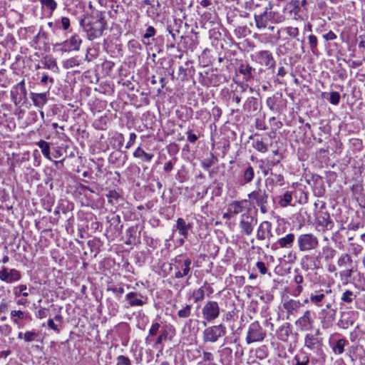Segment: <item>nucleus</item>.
Returning a JSON list of instances; mask_svg holds the SVG:
<instances>
[{
	"instance_id": "20e7f679",
	"label": "nucleus",
	"mask_w": 365,
	"mask_h": 365,
	"mask_svg": "<svg viewBox=\"0 0 365 365\" xmlns=\"http://www.w3.org/2000/svg\"><path fill=\"white\" fill-rule=\"evenodd\" d=\"M297 246L301 252H310L319 246V239L312 233L301 234L297 237Z\"/></svg>"
},
{
	"instance_id": "49530a36",
	"label": "nucleus",
	"mask_w": 365,
	"mask_h": 365,
	"mask_svg": "<svg viewBox=\"0 0 365 365\" xmlns=\"http://www.w3.org/2000/svg\"><path fill=\"white\" fill-rule=\"evenodd\" d=\"M190 314H191V305L187 304L182 309L178 311V316L180 318H187L190 316Z\"/></svg>"
},
{
	"instance_id": "3c124183",
	"label": "nucleus",
	"mask_w": 365,
	"mask_h": 365,
	"mask_svg": "<svg viewBox=\"0 0 365 365\" xmlns=\"http://www.w3.org/2000/svg\"><path fill=\"white\" fill-rule=\"evenodd\" d=\"M43 66L47 69H53L54 67H56V63L52 58H45L42 61Z\"/></svg>"
},
{
	"instance_id": "bb28decb",
	"label": "nucleus",
	"mask_w": 365,
	"mask_h": 365,
	"mask_svg": "<svg viewBox=\"0 0 365 365\" xmlns=\"http://www.w3.org/2000/svg\"><path fill=\"white\" fill-rule=\"evenodd\" d=\"M318 225L327 230H330L334 226V223L331 220L329 214L322 212L317 217Z\"/></svg>"
},
{
	"instance_id": "423d86ee",
	"label": "nucleus",
	"mask_w": 365,
	"mask_h": 365,
	"mask_svg": "<svg viewBox=\"0 0 365 365\" xmlns=\"http://www.w3.org/2000/svg\"><path fill=\"white\" fill-rule=\"evenodd\" d=\"M265 336V331L261 327L259 322L255 321L249 325L245 339L247 344H250L263 341Z\"/></svg>"
},
{
	"instance_id": "1a4fd4ad",
	"label": "nucleus",
	"mask_w": 365,
	"mask_h": 365,
	"mask_svg": "<svg viewBox=\"0 0 365 365\" xmlns=\"http://www.w3.org/2000/svg\"><path fill=\"white\" fill-rule=\"evenodd\" d=\"M82 38L78 34H72L68 39L58 44L62 52L78 51L80 50Z\"/></svg>"
},
{
	"instance_id": "4468645a",
	"label": "nucleus",
	"mask_w": 365,
	"mask_h": 365,
	"mask_svg": "<svg viewBox=\"0 0 365 365\" xmlns=\"http://www.w3.org/2000/svg\"><path fill=\"white\" fill-rule=\"evenodd\" d=\"M257 220L248 212L243 213L240 217V227L242 232L246 235H250L253 231Z\"/></svg>"
},
{
	"instance_id": "4c0bfd02",
	"label": "nucleus",
	"mask_w": 365,
	"mask_h": 365,
	"mask_svg": "<svg viewBox=\"0 0 365 365\" xmlns=\"http://www.w3.org/2000/svg\"><path fill=\"white\" fill-rule=\"evenodd\" d=\"M346 344L345 339H340L336 341L335 345L333 346V351L336 354H341L344 351V346Z\"/></svg>"
},
{
	"instance_id": "7c9ffc66",
	"label": "nucleus",
	"mask_w": 365,
	"mask_h": 365,
	"mask_svg": "<svg viewBox=\"0 0 365 365\" xmlns=\"http://www.w3.org/2000/svg\"><path fill=\"white\" fill-rule=\"evenodd\" d=\"M291 363V365H309V357L306 354H296Z\"/></svg>"
},
{
	"instance_id": "39448f33",
	"label": "nucleus",
	"mask_w": 365,
	"mask_h": 365,
	"mask_svg": "<svg viewBox=\"0 0 365 365\" xmlns=\"http://www.w3.org/2000/svg\"><path fill=\"white\" fill-rule=\"evenodd\" d=\"M172 265L174 266L176 272L175 273V279H180L184 277H190V264L192 261L190 258L182 259L180 255L173 259Z\"/></svg>"
},
{
	"instance_id": "ddd939ff",
	"label": "nucleus",
	"mask_w": 365,
	"mask_h": 365,
	"mask_svg": "<svg viewBox=\"0 0 365 365\" xmlns=\"http://www.w3.org/2000/svg\"><path fill=\"white\" fill-rule=\"evenodd\" d=\"M248 197L252 202H255V204L260 207L262 212H266L267 210L265 205L267 203L268 196L265 190L260 189L254 190L248 194Z\"/></svg>"
},
{
	"instance_id": "052dcab7",
	"label": "nucleus",
	"mask_w": 365,
	"mask_h": 365,
	"mask_svg": "<svg viewBox=\"0 0 365 365\" xmlns=\"http://www.w3.org/2000/svg\"><path fill=\"white\" fill-rule=\"evenodd\" d=\"M256 267L262 274H265L267 272V269L265 264L262 262H257Z\"/></svg>"
},
{
	"instance_id": "58836bf2",
	"label": "nucleus",
	"mask_w": 365,
	"mask_h": 365,
	"mask_svg": "<svg viewBox=\"0 0 365 365\" xmlns=\"http://www.w3.org/2000/svg\"><path fill=\"white\" fill-rule=\"evenodd\" d=\"M255 176L254 169L251 165H249L244 171L243 180L245 183L250 182Z\"/></svg>"
},
{
	"instance_id": "e2e57ef3",
	"label": "nucleus",
	"mask_w": 365,
	"mask_h": 365,
	"mask_svg": "<svg viewBox=\"0 0 365 365\" xmlns=\"http://www.w3.org/2000/svg\"><path fill=\"white\" fill-rule=\"evenodd\" d=\"M16 304L18 306L26 307L29 304V300L27 299H26V297H24V298H20L19 297L16 301Z\"/></svg>"
},
{
	"instance_id": "864d4df0",
	"label": "nucleus",
	"mask_w": 365,
	"mask_h": 365,
	"mask_svg": "<svg viewBox=\"0 0 365 365\" xmlns=\"http://www.w3.org/2000/svg\"><path fill=\"white\" fill-rule=\"evenodd\" d=\"M308 40L310 48L314 52L317 47V38L314 35H309Z\"/></svg>"
},
{
	"instance_id": "79ce46f5",
	"label": "nucleus",
	"mask_w": 365,
	"mask_h": 365,
	"mask_svg": "<svg viewBox=\"0 0 365 365\" xmlns=\"http://www.w3.org/2000/svg\"><path fill=\"white\" fill-rule=\"evenodd\" d=\"M352 259L348 254H342L337 260V264L339 267H344L346 264H351Z\"/></svg>"
},
{
	"instance_id": "72a5a7b5",
	"label": "nucleus",
	"mask_w": 365,
	"mask_h": 365,
	"mask_svg": "<svg viewBox=\"0 0 365 365\" xmlns=\"http://www.w3.org/2000/svg\"><path fill=\"white\" fill-rule=\"evenodd\" d=\"M292 201V191H286L279 196V205L282 207H286L291 205Z\"/></svg>"
},
{
	"instance_id": "13d9d810",
	"label": "nucleus",
	"mask_w": 365,
	"mask_h": 365,
	"mask_svg": "<svg viewBox=\"0 0 365 365\" xmlns=\"http://www.w3.org/2000/svg\"><path fill=\"white\" fill-rule=\"evenodd\" d=\"M214 163H215L214 157L212 155V157L210 158L205 159L202 162V166L204 168L207 169V168L212 167L214 165Z\"/></svg>"
},
{
	"instance_id": "6e6552de",
	"label": "nucleus",
	"mask_w": 365,
	"mask_h": 365,
	"mask_svg": "<svg viewBox=\"0 0 365 365\" xmlns=\"http://www.w3.org/2000/svg\"><path fill=\"white\" fill-rule=\"evenodd\" d=\"M10 319L12 324L19 329H23L26 324L32 320L30 312L27 310L13 309L10 312Z\"/></svg>"
},
{
	"instance_id": "4d7b16f0",
	"label": "nucleus",
	"mask_w": 365,
	"mask_h": 365,
	"mask_svg": "<svg viewBox=\"0 0 365 365\" xmlns=\"http://www.w3.org/2000/svg\"><path fill=\"white\" fill-rule=\"evenodd\" d=\"M61 24L63 30H68L71 25L70 19L68 17L63 16L61 19Z\"/></svg>"
},
{
	"instance_id": "bf43d9fd",
	"label": "nucleus",
	"mask_w": 365,
	"mask_h": 365,
	"mask_svg": "<svg viewBox=\"0 0 365 365\" xmlns=\"http://www.w3.org/2000/svg\"><path fill=\"white\" fill-rule=\"evenodd\" d=\"M136 138H137V135L135 133H130L129 140L128 141V143L125 145L126 149H128L132 146V145L135 143Z\"/></svg>"
},
{
	"instance_id": "e433bc0d",
	"label": "nucleus",
	"mask_w": 365,
	"mask_h": 365,
	"mask_svg": "<svg viewBox=\"0 0 365 365\" xmlns=\"http://www.w3.org/2000/svg\"><path fill=\"white\" fill-rule=\"evenodd\" d=\"M254 68L249 64H242L239 68V71L241 74L246 77V79H250L252 78V71Z\"/></svg>"
},
{
	"instance_id": "473e14b6",
	"label": "nucleus",
	"mask_w": 365,
	"mask_h": 365,
	"mask_svg": "<svg viewBox=\"0 0 365 365\" xmlns=\"http://www.w3.org/2000/svg\"><path fill=\"white\" fill-rule=\"evenodd\" d=\"M160 325L158 322L153 323L148 331V335L145 339V343L147 345L151 344L153 343V339H151L152 336L157 334L160 329Z\"/></svg>"
},
{
	"instance_id": "f704fd0d",
	"label": "nucleus",
	"mask_w": 365,
	"mask_h": 365,
	"mask_svg": "<svg viewBox=\"0 0 365 365\" xmlns=\"http://www.w3.org/2000/svg\"><path fill=\"white\" fill-rule=\"evenodd\" d=\"M37 145L39 147V148L41 150L42 154L45 158H46L48 160H51V158L50 155V145L49 143L41 140L37 143Z\"/></svg>"
},
{
	"instance_id": "6e6d98bb",
	"label": "nucleus",
	"mask_w": 365,
	"mask_h": 365,
	"mask_svg": "<svg viewBox=\"0 0 365 365\" xmlns=\"http://www.w3.org/2000/svg\"><path fill=\"white\" fill-rule=\"evenodd\" d=\"M156 34V31L155 28L152 26H149L145 31V33L143 35L144 38H150L153 37Z\"/></svg>"
},
{
	"instance_id": "2eb2a0df",
	"label": "nucleus",
	"mask_w": 365,
	"mask_h": 365,
	"mask_svg": "<svg viewBox=\"0 0 365 365\" xmlns=\"http://www.w3.org/2000/svg\"><path fill=\"white\" fill-rule=\"evenodd\" d=\"M272 223L269 221L262 222L257 230V239L258 240H269L272 237Z\"/></svg>"
},
{
	"instance_id": "4be33fe9",
	"label": "nucleus",
	"mask_w": 365,
	"mask_h": 365,
	"mask_svg": "<svg viewBox=\"0 0 365 365\" xmlns=\"http://www.w3.org/2000/svg\"><path fill=\"white\" fill-rule=\"evenodd\" d=\"M319 330L316 334H307L304 337V346L309 350H317L322 346V339L317 337Z\"/></svg>"
},
{
	"instance_id": "774afa93",
	"label": "nucleus",
	"mask_w": 365,
	"mask_h": 365,
	"mask_svg": "<svg viewBox=\"0 0 365 365\" xmlns=\"http://www.w3.org/2000/svg\"><path fill=\"white\" fill-rule=\"evenodd\" d=\"M203 359L205 361H211L213 360V355L210 352L205 351L203 352Z\"/></svg>"
},
{
	"instance_id": "412c9836",
	"label": "nucleus",
	"mask_w": 365,
	"mask_h": 365,
	"mask_svg": "<svg viewBox=\"0 0 365 365\" xmlns=\"http://www.w3.org/2000/svg\"><path fill=\"white\" fill-rule=\"evenodd\" d=\"M126 300L130 307H141L146 304V297L140 293L131 292L126 294Z\"/></svg>"
},
{
	"instance_id": "c85d7f7f",
	"label": "nucleus",
	"mask_w": 365,
	"mask_h": 365,
	"mask_svg": "<svg viewBox=\"0 0 365 365\" xmlns=\"http://www.w3.org/2000/svg\"><path fill=\"white\" fill-rule=\"evenodd\" d=\"M336 254V250H334L330 245H326L322 248V252H321L322 257L327 262H331L333 260V259L335 257Z\"/></svg>"
},
{
	"instance_id": "c756f323",
	"label": "nucleus",
	"mask_w": 365,
	"mask_h": 365,
	"mask_svg": "<svg viewBox=\"0 0 365 365\" xmlns=\"http://www.w3.org/2000/svg\"><path fill=\"white\" fill-rule=\"evenodd\" d=\"M31 289L27 287L26 284H19L13 289L14 295L16 298L21 297H27L29 295Z\"/></svg>"
},
{
	"instance_id": "de8ad7c7",
	"label": "nucleus",
	"mask_w": 365,
	"mask_h": 365,
	"mask_svg": "<svg viewBox=\"0 0 365 365\" xmlns=\"http://www.w3.org/2000/svg\"><path fill=\"white\" fill-rule=\"evenodd\" d=\"M38 333L34 331H27L24 334V340L26 342H31L36 340Z\"/></svg>"
},
{
	"instance_id": "37998d69",
	"label": "nucleus",
	"mask_w": 365,
	"mask_h": 365,
	"mask_svg": "<svg viewBox=\"0 0 365 365\" xmlns=\"http://www.w3.org/2000/svg\"><path fill=\"white\" fill-rule=\"evenodd\" d=\"M253 147L261 153H266L268 150L267 145L262 140L259 139L254 141Z\"/></svg>"
},
{
	"instance_id": "338daca9",
	"label": "nucleus",
	"mask_w": 365,
	"mask_h": 365,
	"mask_svg": "<svg viewBox=\"0 0 365 365\" xmlns=\"http://www.w3.org/2000/svg\"><path fill=\"white\" fill-rule=\"evenodd\" d=\"M187 140L192 143H195L197 140V136L195 134L192 133L191 130L187 131Z\"/></svg>"
},
{
	"instance_id": "7ed1b4c3",
	"label": "nucleus",
	"mask_w": 365,
	"mask_h": 365,
	"mask_svg": "<svg viewBox=\"0 0 365 365\" xmlns=\"http://www.w3.org/2000/svg\"><path fill=\"white\" fill-rule=\"evenodd\" d=\"M252 60L256 63L264 66L274 71L276 66V61L271 51L262 50L256 51L251 56Z\"/></svg>"
},
{
	"instance_id": "5fc2aeb1",
	"label": "nucleus",
	"mask_w": 365,
	"mask_h": 365,
	"mask_svg": "<svg viewBox=\"0 0 365 365\" xmlns=\"http://www.w3.org/2000/svg\"><path fill=\"white\" fill-rule=\"evenodd\" d=\"M117 365H131V362L127 356L120 355L117 357Z\"/></svg>"
},
{
	"instance_id": "cd10ccee",
	"label": "nucleus",
	"mask_w": 365,
	"mask_h": 365,
	"mask_svg": "<svg viewBox=\"0 0 365 365\" xmlns=\"http://www.w3.org/2000/svg\"><path fill=\"white\" fill-rule=\"evenodd\" d=\"M133 155L134 158L140 159L142 161L146 163H150L154 157L153 153L145 152L141 147H138Z\"/></svg>"
},
{
	"instance_id": "b1692460",
	"label": "nucleus",
	"mask_w": 365,
	"mask_h": 365,
	"mask_svg": "<svg viewBox=\"0 0 365 365\" xmlns=\"http://www.w3.org/2000/svg\"><path fill=\"white\" fill-rule=\"evenodd\" d=\"M330 292L331 289L326 290L325 292L323 290H318L312 292L309 294L310 304L317 307H321L325 299V294H329Z\"/></svg>"
},
{
	"instance_id": "a211bd4d",
	"label": "nucleus",
	"mask_w": 365,
	"mask_h": 365,
	"mask_svg": "<svg viewBox=\"0 0 365 365\" xmlns=\"http://www.w3.org/2000/svg\"><path fill=\"white\" fill-rule=\"evenodd\" d=\"M282 306L288 317L290 315L294 316L299 311L302 303L299 300L288 299L283 302Z\"/></svg>"
},
{
	"instance_id": "69168bd1",
	"label": "nucleus",
	"mask_w": 365,
	"mask_h": 365,
	"mask_svg": "<svg viewBox=\"0 0 365 365\" xmlns=\"http://www.w3.org/2000/svg\"><path fill=\"white\" fill-rule=\"evenodd\" d=\"M36 316L39 319L46 318L47 316V311L45 308H41L38 310Z\"/></svg>"
},
{
	"instance_id": "ea45409f",
	"label": "nucleus",
	"mask_w": 365,
	"mask_h": 365,
	"mask_svg": "<svg viewBox=\"0 0 365 365\" xmlns=\"http://www.w3.org/2000/svg\"><path fill=\"white\" fill-rule=\"evenodd\" d=\"M80 65V61L77 57H72L65 60L63 62V66L66 69H69L73 68L75 66H78Z\"/></svg>"
},
{
	"instance_id": "f3484780",
	"label": "nucleus",
	"mask_w": 365,
	"mask_h": 365,
	"mask_svg": "<svg viewBox=\"0 0 365 365\" xmlns=\"http://www.w3.org/2000/svg\"><path fill=\"white\" fill-rule=\"evenodd\" d=\"M192 226L190 223H186L183 218H178L176 221L175 229L179 232V234L182 236L179 240L180 245H182L185 242V240L188 237V232L192 229Z\"/></svg>"
},
{
	"instance_id": "6ab92c4d",
	"label": "nucleus",
	"mask_w": 365,
	"mask_h": 365,
	"mask_svg": "<svg viewBox=\"0 0 365 365\" xmlns=\"http://www.w3.org/2000/svg\"><path fill=\"white\" fill-rule=\"evenodd\" d=\"M175 334L174 329L171 327L170 329H161L160 334L157 336L153 342V346L155 349H163V341L167 340L168 338H172Z\"/></svg>"
},
{
	"instance_id": "a19ab883",
	"label": "nucleus",
	"mask_w": 365,
	"mask_h": 365,
	"mask_svg": "<svg viewBox=\"0 0 365 365\" xmlns=\"http://www.w3.org/2000/svg\"><path fill=\"white\" fill-rule=\"evenodd\" d=\"M293 6V12L295 15L298 14L301 11V8L304 7L307 4V0H294L291 2Z\"/></svg>"
},
{
	"instance_id": "603ef678",
	"label": "nucleus",
	"mask_w": 365,
	"mask_h": 365,
	"mask_svg": "<svg viewBox=\"0 0 365 365\" xmlns=\"http://www.w3.org/2000/svg\"><path fill=\"white\" fill-rule=\"evenodd\" d=\"M340 101V94L336 91L330 93L329 102L333 105H338Z\"/></svg>"
},
{
	"instance_id": "0e129e2a",
	"label": "nucleus",
	"mask_w": 365,
	"mask_h": 365,
	"mask_svg": "<svg viewBox=\"0 0 365 365\" xmlns=\"http://www.w3.org/2000/svg\"><path fill=\"white\" fill-rule=\"evenodd\" d=\"M48 327L51 329L52 330L56 331L58 333L60 331L59 329L58 328V326L54 323L53 319H50L48 320Z\"/></svg>"
},
{
	"instance_id": "2f4dec72",
	"label": "nucleus",
	"mask_w": 365,
	"mask_h": 365,
	"mask_svg": "<svg viewBox=\"0 0 365 365\" xmlns=\"http://www.w3.org/2000/svg\"><path fill=\"white\" fill-rule=\"evenodd\" d=\"M41 7L43 10L48 11L50 14L57 8V3L55 0H39Z\"/></svg>"
},
{
	"instance_id": "09e8293b",
	"label": "nucleus",
	"mask_w": 365,
	"mask_h": 365,
	"mask_svg": "<svg viewBox=\"0 0 365 365\" xmlns=\"http://www.w3.org/2000/svg\"><path fill=\"white\" fill-rule=\"evenodd\" d=\"M354 295L351 291L346 290L342 294L341 299L346 303H351L354 300Z\"/></svg>"
},
{
	"instance_id": "dca6fc26",
	"label": "nucleus",
	"mask_w": 365,
	"mask_h": 365,
	"mask_svg": "<svg viewBox=\"0 0 365 365\" xmlns=\"http://www.w3.org/2000/svg\"><path fill=\"white\" fill-rule=\"evenodd\" d=\"M303 276L296 272L292 281L291 294L293 297H299L304 291L305 284Z\"/></svg>"
},
{
	"instance_id": "c03bdc74",
	"label": "nucleus",
	"mask_w": 365,
	"mask_h": 365,
	"mask_svg": "<svg viewBox=\"0 0 365 365\" xmlns=\"http://www.w3.org/2000/svg\"><path fill=\"white\" fill-rule=\"evenodd\" d=\"M283 31L291 38H296L299 34V29L297 27L287 26L283 29Z\"/></svg>"
},
{
	"instance_id": "9b49d317",
	"label": "nucleus",
	"mask_w": 365,
	"mask_h": 365,
	"mask_svg": "<svg viewBox=\"0 0 365 365\" xmlns=\"http://www.w3.org/2000/svg\"><path fill=\"white\" fill-rule=\"evenodd\" d=\"M202 317L207 322L216 319L220 315V307L215 301H208L202 309Z\"/></svg>"
},
{
	"instance_id": "680f3d73",
	"label": "nucleus",
	"mask_w": 365,
	"mask_h": 365,
	"mask_svg": "<svg viewBox=\"0 0 365 365\" xmlns=\"http://www.w3.org/2000/svg\"><path fill=\"white\" fill-rule=\"evenodd\" d=\"M323 37L326 41H332L336 38V35L332 31H329Z\"/></svg>"
},
{
	"instance_id": "c9c22d12",
	"label": "nucleus",
	"mask_w": 365,
	"mask_h": 365,
	"mask_svg": "<svg viewBox=\"0 0 365 365\" xmlns=\"http://www.w3.org/2000/svg\"><path fill=\"white\" fill-rule=\"evenodd\" d=\"M205 287H200V288L194 290L190 295L194 300V302L197 303L202 302L205 298Z\"/></svg>"
},
{
	"instance_id": "f03ea898",
	"label": "nucleus",
	"mask_w": 365,
	"mask_h": 365,
	"mask_svg": "<svg viewBox=\"0 0 365 365\" xmlns=\"http://www.w3.org/2000/svg\"><path fill=\"white\" fill-rule=\"evenodd\" d=\"M254 19L256 27L260 31L266 29L273 31L274 27L272 24H279L282 21V17L278 13L272 11H269L267 8L262 13L255 14Z\"/></svg>"
},
{
	"instance_id": "393cba45",
	"label": "nucleus",
	"mask_w": 365,
	"mask_h": 365,
	"mask_svg": "<svg viewBox=\"0 0 365 365\" xmlns=\"http://www.w3.org/2000/svg\"><path fill=\"white\" fill-rule=\"evenodd\" d=\"M291 334L292 329L289 323H284L276 331L277 339L284 342L288 341Z\"/></svg>"
},
{
	"instance_id": "f257e3e1",
	"label": "nucleus",
	"mask_w": 365,
	"mask_h": 365,
	"mask_svg": "<svg viewBox=\"0 0 365 365\" xmlns=\"http://www.w3.org/2000/svg\"><path fill=\"white\" fill-rule=\"evenodd\" d=\"M83 31L86 33L88 40L101 37L106 29V21L102 14H98L80 22Z\"/></svg>"
},
{
	"instance_id": "5701e85b",
	"label": "nucleus",
	"mask_w": 365,
	"mask_h": 365,
	"mask_svg": "<svg viewBox=\"0 0 365 365\" xmlns=\"http://www.w3.org/2000/svg\"><path fill=\"white\" fill-rule=\"evenodd\" d=\"M48 93H33L30 94V98L34 103V106L42 108L48 101Z\"/></svg>"
},
{
	"instance_id": "0eeeda50",
	"label": "nucleus",
	"mask_w": 365,
	"mask_h": 365,
	"mask_svg": "<svg viewBox=\"0 0 365 365\" xmlns=\"http://www.w3.org/2000/svg\"><path fill=\"white\" fill-rule=\"evenodd\" d=\"M226 334V327L224 324H220L206 328L203 331V340L205 342H216L219 338L223 336Z\"/></svg>"
},
{
	"instance_id": "f8f14e48",
	"label": "nucleus",
	"mask_w": 365,
	"mask_h": 365,
	"mask_svg": "<svg viewBox=\"0 0 365 365\" xmlns=\"http://www.w3.org/2000/svg\"><path fill=\"white\" fill-rule=\"evenodd\" d=\"M314 322L311 310H306L303 315L295 322V325L302 331H310L313 328Z\"/></svg>"
},
{
	"instance_id": "9d476101",
	"label": "nucleus",
	"mask_w": 365,
	"mask_h": 365,
	"mask_svg": "<svg viewBox=\"0 0 365 365\" xmlns=\"http://www.w3.org/2000/svg\"><path fill=\"white\" fill-rule=\"evenodd\" d=\"M21 279V273L15 268L2 267L0 269V280L6 284H13Z\"/></svg>"
},
{
	"instance_id": "a18cd8bd",
	"label": "nucleus",
	"mask_w": 365,
	"mask_h": 365,
	"mask_svg": "<svg viewBox=\"0 0 365 365\" xmlns=\"http://www.w3.org/2000/svg\"><path fill=\"white\" fill-rule=\"evenodd\" d=\"M349 251L355 256H358L363 251V247L357 243H351L349 245Z\"/></svg>"
},
{
	"instance_id": "a878e982",
	"label": "nucleus",
	"mask_w": 365,
	"mask_h": 365,
	"mask_svg": "<svg viewBox=\"0 0 365 365\" xmlns=\"http://www.w3.org/2000/svg\"><path fill=\"white\" fill-rule=\"evenodd\" d=\"M247 205V200L234 201L229 205L228 211L231 212V213H232L233 215H236L241 213Z\"/></svg>"
},
{
	"instance_id": "aec40b11",
	"label": "nucleus",
	"mask_w": 365,
	"mask_h": 365,
	"mask_svg": "<svg viewBox=\"0 0 365 365\" xmlns=\"http://www.w3.org/2000/svg\"><path fill=\"white\" fill-rule=\"evenodd\" d=\"M294 240V234L289 233L285 236L279 238L277 242L272 246V249L276 250L277 248V246L280 248L290 249L293 246Z\"/></svg>"
},
{
	"instance_id": "8fccbe9b",
	"label": "nucleus",
	"mask_w": 365,
	"mask_h": 365,
	"mask_svg": "<svg viewBox=\"0 0 365 365\" xmlns=\"http://www.w3.org/2000/svg\"><path fill=\"white\" fill-rule=\"evenodd\" d=\"M106 197L108 199V202L113 204L114 201H117L118 200L120 195L115 190H109L106 194Z\"/></svg>"
}]
</instances>
